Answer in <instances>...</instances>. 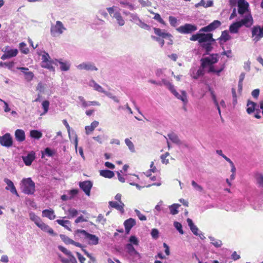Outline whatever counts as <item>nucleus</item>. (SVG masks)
Masks as SVG:
<instances>
[{
	"label": "nucleus",
	"mask_w": 263,
	"mask_h": 263,
	"mask_svg": "<svg viewBox=\"0 0 263 263\" xmlns=\"http://www.w3.org/2000/svg\"><path fill=\"white\" fill-rule=\"evenodd\" d=\"M38 54L42 56V62H45L50 60V57L49 54L45 51H40Z\"/></svg>",
	"instance_id": "nucleus-47"
},
{
	"label": "nucleus",
	"mask_w": 263,
	"mask_h": 263,
	"mask_svg": "<svg viewBox=\"0 0 263 263\" xmlns=\"http://www.w3.org/2000/svg\"><path fill=\"white\" fill-rule=\"evenodd\" d=\"M0 144L3 146L11 147L13 144V141L10 134L7 133L3 136H0Z\"/></svg>",
	"instance_id": "nucleus-10"
},
{
	"label": "nucleus",
	"mask_w": 263,
	"mask_h": 263,
	"mask_svg": "<svg viewBox=\"0 0 263 263\" xmlns=\"http://www.w3.org/2000/svg\"><path fill=\"white\" fill-rule=\"evenodd\" d=\"M155 15H154V19L157 21L158 22H159L160 23H161V24H163V25H165V22L163 20V19L161 17V16L158 13H153Z\"/></svg>",
	"instance_id": "nucleus-60"
},
{
	"label": "nucleus",
	"mask_w": 263,
	"mask_h": 263,
	"mask_svg": "<svg viewBox=\"0 0 263 263\" xmlns=\"http://www.w3.org/2000/svg\"><path fill=\"white\" fill-rule=\"evenodd\" d=\"M107 10L109 13V15L113 18H115L116 21L117 23L120 26H123L125 24V20L122 16L121 13L117 10V7L113 6L111 7L107 8Z\"/></svg>",
	"instance_id": "nucleus-5"
},
{
	"label": "nucleus",
	"mask_w": 263,
	"mask_h": 263,
	"mask_svg": "<svg viewBox=\"0 0 263 263\" xmlns=\"http://www.w3.org/2000/svg\"><path fill=\"white\" fill-rule=\"evenodd\" d=\"M136 224V221L133 218H129L126 220L124 222L125 229L127 233H128L132 228Z\"/></svg>",
	"instance_id": "nucleus-23"
},
{
	"label": "nucleus",
	"mask_w": 263,
	"mask_h": 263,
	"mask_svg": "<svg viewBox=\"0 0 263 263\" xmlns=\"http://www.w3.org/2000/svg\"><path fill=\"white\" fill-rule=\"evenodd\" d=\"M17 69L20 70L24 74L25 79L29 82L31 81L33 77L34 74L32 72L29 71V69L27 67H17Z\"/></svg>",
	"instance_id": "nucleus-18"
},
{
	"label": "nucleus",
	"mask_w": 263,
	"mask_h": 263,
	"mask_svg": "<svg viewBox=\"0 0 263 263\" xmlns=\"http://www.w3.org/2000/svg\"><path fill=\"white\" fill-rule=\"evenodd\" d=\"M125 143L132 152H135V147L133 143L128 138L125 139Z\"/></svg>",
	"instance_id": "nucleus-50"
},
{
	"label": "nucleus",
	"mask_w": 263,
	"mask_h": 263,
	"mask_svg": "<svg viewBox=\"0 0 263 263\" xmlns=\"http://www.w3.org/2000/svg\"><path fill=\"white\" fill-rule=\"evenodd\" d=\"M202 32H199V43L200 46L205 43H207L210 41H214L213 39V35L211 33H202Z\"/></svg>",
	"instance_id": "nucleus-16"
},
{
	"label": "nucleus",
	"mask_w": 263,
	"mask_h": 263,
	"mask_svg": "<svg viewBox=\"0 0 263 263\" xmlns=\"http://www.w3.org/2000/svg\"><path fill=\"white\" fill-rule=\"evenodd\" d=\"M255 178L259 186L263 188V174L260 173H257L255 174Z\"/></svg>",
	"instance_id": "nucleus-38"
},
{
	"label": "nucleus",
	"mask_w": 263,
	"mask_h": 263,
	"mask_svg": "<svg viewBox=\"0 0 263 263\" xmlns=\"http://www.w3.org/2000/svg\"><path fill=\"white\" fill-rule=\"evenodd\" d=\"M240 27H241V24L238 21L235 22L230 25L229 28L230 31L232 33H237Z\"/></svg>",
	"instance_id": "nucleus-29"
},
{
	"label": "nucleus",
	"mask_w": 263,
	"mask_h": 263,
	"mask_svg": "<svg viewBox=\"0 0 263 263\" xmlns=\"http://www.w3.org/2000/svg\"><path fill=\"white\" fill-rule=\"evenodd\" d=\"M77 68L79 70H86L87 71H97L98 68L95 64L91 62H83L77 66Z\"/></svg>",
	"instance_id": "nucleus-13"
},
{
	"label": "nucleus",
	"mask_w": 263,
	"mask_h": 263,
	"mask_svg": "<svg viewBox=\"0 0 263 263\" xmlns=\"http://www.w3.org/2000/svg\"><path fill=\"white\" fill-rule=\"evenodd\" d=\"M78 99L82 107L86 108L90 106V101H86L83 97L79 96L78 97Z\"/></svg>",
	"instance_id": "nucleus-49"
},
{
	"label": "nucleus",
	"mask_w": 263,
	"mask_h": 263,
	"mask_svg": "<svg viewBox=\"0 0 263 263\" xmlns=\"http://www.w3.org/2000/svg\"><path fill=\"white\" fill-rule=\"evenodd\" d=\"M217 54H212L208 57L205 58L201 60V66L203 68H205L209 66V72H215L218 76H219L220 72H221L224 68V65L222 64L220 69L216 70L214 66L212 65L216 63L218 61Z\"/></svg>",
	"instance_id": "nucleus-1"
},
{
	"label": "nucleus",
	"mask_w": 263,
	"mask_h": 263,
	"mask_svg": "<svg viewBox=\"0 0 263 263\" xmlns=\"http://www.w3.org/2000/svg\"><path fill=\"white\" fill-rule=\"evenodd\" d=\"M37 227L40 228L42 230L48 233L50 235H54L53 230L52 228H51L48 225L44 223L43 221L40 222V223L38 224Z\"/></svg>",
	"instance_id": "nucleus-26"
},
{
	"label": "nucleus",
	"mask_w": 263,
	"mask_h": 263,
	"mask_svg": "<svg viewBox=\"0 0 263 263\" xmlns=\"http://www.w3.org/2000/svg\"><path fill=\"white\" fill-rule=\"evenodd\" d=\"M192 185L194 187V190L199 192H202L203 188L200 185L198 184L195 181L193 180L191 182Z\"/></svg>",
	"instance_id": "nucleus-52"
},
{
	"label": "nucleus",
	"mask_w": 263,
	"mask_h": 263,
	"mask_svg": "<svg viewBox=\"0 0 263 263\" xmlns=\"http://www.w3.org/2000/svg\"><path fill=\"white\" fill-rule=\"evenodd\" d=\"M109 205L111 208H115L117 210L120 211L122 213H124V204L121 202V203L117 201H109Z\"/></svg>",
	"instance_id": "nucleus-22"
},
{
	"label": "nucleus",
	"mask_w": 263,
	"mask_h": 263,
	"mask_svg": "<svg viewBox=\"0 0 263 263\" xmlns=\"http://www.w3.org/2000/svg\"><path fill=\"white\" fill-rule=\"evenodd\" d=\"M263 37V28L259 26H254L252 29V37L255 43Z\"/></svg>",
	"instance_id": "nucleus-8"
},
{
	"label": "nucleus",
	"mask_w": 263,
	"mask_h": 263,
	"mask_svg": "<svg viewBox=\"0 0 263 263\" xmlns=\"http://www.w3.org/2000/svg\"><path fill=\"white\" fill-rule=\"evenodd\" d=\"M66 30V27L63 23L60 21L55 22V24H51L50 27V34L52 37H59Z\"/></svg>",
	"instance_id": "nucleus-3"
},
{
	"label": "nucleus",
	"mask_w": 263,
	"mask_h": 263,
	"mask_svg": "<svg viewBox=\"0 0 263 263\" xmlns=\"http://www.w3.org/2000/svg\"><path fill=\"white\" fill-rule=\"evenodd\" d=\"M162 83L165 85L170 91L175 87L174 85L172 83L165 79H162Z\"/></svg>",
	"instance_id": "nucleus-48"
},
{
	"label": "nucleus",
	"mask_w": 263,
	"mask_h": 263,
	"mask_svg": "<svg viewBox=\"0 0 263 263\" xmlns=\"http://www.w3.org/2000/svg\"><path fill=\"white\" fill-rule=\"evenodd\" d=\"M35 158V153L33 151H31L26 156H23L22 159L26 165L29 166L31 164Z\"/></svg>",
	"instance_id": "nucleus-19"
},
{
	"label": "nucleus",
	"mask_w": 263,
	"mask_h": 263,
	"mask_svg": "<svg viewBox=\"0 0 263 263\" xmlns=\"http://www.w3.org/2000/svg\"><path fill=\"white\" fill-rule=\"evenodd\" d=\"M20 49L21 51H22V52H23L25 54H27L29 52V49L26 47V44L24 42L21 43L20 44Z\"/></svg>",
	"instance_id": "nucleus-54"
},
{
	"label": "nucleus",
	"mask_w": 263,
	"mask_h": 263,
	"mask_svg": "<svg viewBox=\"0 0 263 263\" xmlns=\"http://www.w3.org/2000/svg\"><path fill=\"white\" fill-rule=\"evenodd\" d=\"M174 226L180 234H183L184 233V232L182 230V224L180 222L178 221H175L174 222Z\"/></svg>",
	"instance_id": "nucleus-51"
},
{
	"label": "nucleus",
	"mask_w": 263,
	"mask_h": 263,
	"mask_svg": "<svg viewBox=\"0 0 263 263\" xmlns=\"http://www.w3.org/2000/svg\"><path fill=\"white\" fill-rule=\"evenodd\" d=\"M99 125V122L97 121H93L90 125L86 126L85 127L86 130V134L89 135L91 132L93 131L95 128H96Z\"/></svg>",
	"instance_id": "nucleus-30"
},
{
	"label": "nucleus",
	"mask_w": 263,
	"mask_h": 263,
	"mask_svg": "<svg viewBox=\"0 0 263 263\" xmlns=\"http://www.w3.org/2000/svg\"><path fill=\"white\" fill-rule=\"evenodd\" d=\"M104 93L108 98L112 99L115 102L117 103L119 102V99L116 96H114L111 92L105 90V92H104Z\"/></svg>",
	"instance_id": "nucleus-57"
},
{
	"label": "nucleus",
	"mask_w": 263,
	"mask_h": 263,
	"mask_svg": "<svg viewBox=\"0 0 263 263\" xmlns=\"http://www.w3.org/2000/svg\"><path fill=\"white\" fill-rule=\"evenodd\" d=\"M213 42V41H210L207 43L202 44V45H201V46L206 50L207 54H208L209 52L212 50V42Z\"/></svg>",
	"instance_id": "nucleus-45"
},
{
	"label": "nucleus",
	"mask_w": 263,
	"mask_h": 263,
	"mask_svg": "<svg viewBox=\"0 0 263 263\" xmlns=\"http://www.w3.org/2000/svg\"><path fill=\"white\" fill-rule=\"evenodd\" d=\"M209 238L211 241V243L216 248L220 247L222 245V242L220 240L216 239L212 236H209Z\"/></svg>",
	"instance_id": "nucleus-40"
},
{
	"label": "nucleus",
	"mask_w": 263,
	"mask_h": 263,
	"mask_svg": "<svg viewBox=\"0 0 263 263\" xmlns=\"http://www.w3.org/2000/svg\"><path fill=\"white\" fill-rule=\"evenodd\" d=\"M29 215L30 220L33 221L37 226L42 221L41 218L36 215L34 213L30 212Z\"/></svg>",
	"instance_id": "nucleus-34"
},
{
	"label": "nucleus",
	"mask_w": 263,
	"mask_h": 263,
	"mask_svg": "<svg viewBox=\"0 0 263 263\" xmlns=\"http://www.w3.org/2000/svg\"><path fill=\"white\" fill-rule=\"evenodd\" d=\"M79 185L87 195H90V190L92 186V183L90 181L81 182Z\"/></svg>",
	"instance_id": "nucleus-17"
},
{
	"label": "nucleus",
	"mask_w": 263,
	"mask_h": 263,
	"mask_svg": "<svg viewBox=\"0 0 263 263\" xmlns=\"http://www.w3.org/2000/svg\"><path fill=\"white\" fill-rule=\"evenodd\" d=\"M154 30L157 35L161 37L162 39H168L170 41L168 44L172 45L173 44L172 35L170 33L165 32L160 28H154Z\"/></svg>",
	"instance_id": "nucleus-12"
},
{
	"label": "nucleus",
	"mask_w": 263,
	"mask_h": 263,
	"mask_svg": "<svg viewBox=\"0 0 263 263\" xmlns=\"http://www.w3.org/2000/svg\"><path fill=\"white\" fill-rule=\"evenodd\" d=\"M221 25L220 21L215 20L207 26L201 28L199 32H210L217 28H218Z\"/></svg>",
	"instance_id": "nucleus-15"
},
{
	"label": "nucleus",
	"mask_w": 263,
	"mask_h": 263,
	"mask_svg": "<svg viewBox=\"0 0 263 263\" xmlns=\"http://www.w3.org/2000/svg\"><path fill=\"white\" fill-rule=\"evenodd\" d=\"M14 135L16 140L19 142H22L25 140V134L23 129H16Z\"/></svg>",
	"instance_id": "nucleus-24"
},
{
	"label": "nucleus",
	"mask_w": 263,
	"mask_h": 263,
	"mask_svg": "<svg viewBox=\"0 0 263 263\" xmlns=\"http://www.w3.org/2000/svg\"><path fill=\"white\" fill-rule=\"evenodd\" d=\"M168 20L171 26L176 27L177 25V20L176 17L173 16H170Z\"/></svg>",
	"instance_id": "nucleus-59"
},
{
	"label": "nucleus",
	"mask_w": 263,
	"mask_h": 263,
	"mask_svg": "<svg viewBox=\"0 0 263 263\" xmlns=\"http://www.w3.org/2000/svg\"><path fill=\"white\" fill-rule=\"evenodd\" d=\"M186 221L192 233L196 236L199 235V233L200 231L198 229L197 227L194 224L192 220L190 218H187Z\"/></svg>",
	"instance_id": "nucleus-25"
},
{
	"label": "nucleus",
	"mask_w": 263,
	"mask_h": 263,
	"mask_svg": "<svg viewBox=\"0 0 263 263\" xmlns=\"http://www.w3.org/2000/svg\"><path fill=\"white\" fill-rule=\"evenodd\" d=\"M22 192L28 195L33 194L35 191V183L30 178L23 179L22 181Z\"/></svg>",
	"instance_id": "nucleus-4"
},
{
	"label": "nucleus",
	"mask_w": 263,
	"mask_h": 263,
	"mask_svg": "<svg viewBox=\"0 0 263 263\" xmlns=\"http://www.w3.org/2000/svg\"><path fill=\"white\" fill-rule=\"evenodd\" d=\"M167 137L170 140L172 141V142L178 145H180L181 144V141L176 134L174 133H170L167 134Z\"/></svg>",
	"instance_id": "nucleus-31"
},
{
	"label": "nucleus",
	"mask_w": 263,
	"mask_h": 263,
	"mask_svg": "<svg viewBox=\"0 0 263 263\" xmlns=\"http://www.w3.org/2000/svg\"><path fill=\"white\" fill-rule=\"evenodd\" d=\"M197 27L191 24H185L176 29L177 31L182 34H189L197 30Z\"/></svg>",
	"instance_id": "nucleus-7"
},
{
	"label": "nucleus",
	"mask_w": 263,
	"mask_h": 263,
	"mask_svg": "<svg viewBox=\"0 0 263 263\" xmlns=\"http://www.w3.org/2000/svg\"><path fill=\"white\" fill-rule=\"evenodd\" d=\"M126 249H127L128 253H129L130 255L138 254V252L136 251L133 245L131 243H127L126 246Z\"/></svg>",
	"instance_id": "nucleus-46"
},
{
	"label": "nucleus",
	"mask_w": 263,
	"mask_h": 263,
	"mask_svg": "<svg viewBox=\"0 0 263 263\" xmlns=\"http://www.w3.org/2000/svg\"><path fill=\"white\" fill-rule=\"evenodd\" d=\"M231 39V36L229 35V32L227 31H223L222 32L221 35L220 37V40L223 42H226L228 40Z\"/></svg>",
	"instance_id": "nucleus-44"
},
{
	"label": "nucleus",
	"mask_w": 263,
	"mask_h": 263,
	"mask_svg": "<svg viewBox=\"0 0 263 263\" xmlns=\"http://www.w3.org/2000/svg\"><path fill=\"white\" fill-rule=\"evenodd\" d=\"M5 52L10 58L15 57L18 53V50L16 49H8L7 48L5 50Z\"/></svg>",
	"instance_id": "nucleus-39"
},
{
	"label": "nucleus",
	"mask_w": 263,
	"mask_h": 263,
	"mask_svg": "<svg viewBox=\"0 0 263 263\" xmlns=\"http://www.w3.org/2000/svg\"><path fill=\"white\" fill-rule=\"evenodd\" d=\"M61 239L63 240V241L66 243V244H72L73 242V240L68 237L64 235H61L60 236Z\"/></svg>",
	"instance_id": "nucleus-55"
},
{
	"label": "nucleus",
	"mask_w": 263,
	"mask_h": 263,
	"mask_svg": "<svg viewBox=\"0 0 263 263\" xmlns=\"http://www.w3.org/2000/svg\"><path fill=\"white\" fill-rule=\"evenodd\" d=\"M53 63V61L51 60L48 61L42 62L41 66L50 70H54V68L52 66Z\"/></svg>",
	"instance_id": "nucleus-36"
},
{
	"label": "nucleus",
	"mask_w": 263,
	"mask_h": 263,
	"mask_svg": "<svg viewBox=\"0 0 263 263\" xmlns=\"http://www.w3.org/2000/svg\"><path fill=\"white\" fill-rule=\"evenodd\" d=\"M58 249L62 251L63 253H64L65 255H67L68 257L71 255L72 253L70 251H68L67 249H66L64 247H62L61 246H58Z\"/></svg>",
	"instance_id": "nucleus-63"
},
{
	"label": "nucleus",
	"mask_w": 263,
	"mask_h": 263,
	"mask_svg": "<svg viewBox=\"0 0 263 263\" xmlns=\"http://www.w3.org/2000/svg\"><path fill=\"white\" fill-rule=\"evenodd\" d=\"M50 103L48 101L45 100L43 101L42 103V107L44 109V112L41 114V116H43L47 113L49 110Z\"/></svg>",
	"instance_id": "nucleus-42"
},
{
	"label": "nucleus",
	"mask_w": 263,
	"mask_h": 263,
	"mask_svg": "<svg viewBox=\"0 0 263 263\" xmlns=\"http://www.w3.org/2000/svg\"><path fill=\"white\" fill-rule=\"evenodd\" d=\"M68 213L69 215V216H68L69 218H70V217H76L78 214V211L74 208L69 209L68 210Z\"/></svg>",
	"instance_id": "nucleus-53"
},
{
	"label": "nucleus",
	"mask_w": 263,
	"mask_h": 263,
	"mask_svg": "<svg viewBox=\"0 0 263 263\" xmlns=\"http://www.w3.org/2000/svg\"><path fill=\"white\" fill-rule=\"evenodd\" d=\"M89 85L90 87H93L95 90L98 92L103 93L105 92V90L102 87V86L97 84L94 80H91L89 82Z\"/></svg>",
	"instance_id": "nucleus-28"
},
{
	"label": "nucleus",
	"mask_w": 263,
	"mask_h": 263,
	"mask_svg": "<svg viewBox=\"0 0 263 263\" xmlns=\"http://www.w3.org/2000/svg\"><path fill=\"white\" fill-rule=\"evenodd\" d=\"M135 212L140 220L145 221L146 220V216L143 215L138 210H135Z\"/></svg>",
	"instance_id": "nucleus-58"
},
{
	"label": "nucleus",
	"mask_w": 263,
	"mask_h": 263,
	"mask_svg": "<svg viewBox=\"0 0 263 263\" xmlns=\"http://www.w3.org/2000/svg\"><path fill=\"white\" fill-rule=\"evenodd\" d=\"M138 26H139L140 28L146 30H149L151 29V27L148 25L143 22L142 21H141L139 23H138Z\"/></svg>",
	"instance_id": "nucleus-61"
},
{
	"label": "nucleus",
	"mask_w": 263,
	"mask_h": 263,
	"mask_svg": "<svg viewBox=\"0 0 263 263\" xmlns=\"http://www.w3.org/2000/svg\"><path fill=\"white\" fill-rule=\"evenodd\" d=\"M54 154V152L50 148L47 147L45 149L44 152L42 153V158L44 157V155H46L48 157H52Z\"/></svg>",
	"instance_id": "nucleus-56"
},
{
	"label": "nucleus",
	"mask_w": 263,
	"mask_h": 263,
	"mask_svg": "<svg viewBox=\"0 0 263 263\" xmlns=\"http://www.w3.org/2000/svg\"><path fill=\"white\" fill-rule=\"evenodd\" d=\"M42 216L47 217L50 220H53L55 218L54 211L51 209L43 210L42 212Z\"/></svg>",
	"instance_id": "nucleus-27"
},
{
	"label": "nucleus",
	"mask_w": 263,
	"mask_h": 263,
	"mask_svg": "<svg viewBox=\"0 0 263 263\" xmlns=\"http://www.w3.org/2000/svg\"><path fill=\"white\" fill-rule=\"evenodd\" d=\"M56 222L60 225L67 229V230H70V229L69 228V226L70 225V221L69 220L58 219L56 220Z\"/></svg>",
	"instance_id": "nucleus-41"
},
{
	"label": "nucleus",
	"mask_w": 263,
	"mask_h": 263,
	"mask_svg": "<svg viewBox=\"0 0 263 263\" xmlns=\"http://www.w3.org/2000/svg\"><path fill=\"white\" fill-rule=\"evenodd\" d=\"M100 175L105 178H111L114 176V173L109 170H101L100 171Z\"/></svg>",
	"instance_id": "nucleus-33"
},
{
	"label": "nucleus",
	"mask_w": 263,
	"mask_h": 263,
	"mask_svg": "<svg viewBox=\"0 0 263 263\" xmlns=\"http://www.w3.org/2000/svg\"><path fill=\"white\" fill-rule=\"evenodd\" d=\"M76 237L86 239L90 245H97L99 243V238L93 234L87 232L84 230L78 229L74 232Z\"/></svg>",
	"instance_id": "nucleus-2"
},
{
	"label": "nucleus",
	"mask_w": 263,
	"mask_h": 263,
	"mask_svg": "<svg viewBox=\"0 0 263 263\" xmlns=\"http://www.w3.org/2000/svg\"><path fill=\"white\" fill-rule=\"evenodd\" d=\"M247 112L251 115L253 112H255L254 114V117L256 119H260L261 116L260 115V109L259 108V104H257V103L248 100L247 104Z\"/></svg>",
	"instance_id": "nucleus-6"
},
{
	"label": "nucleus",
	"mask_w": 263,
	"mask_h": 263,
	"mask_svg": "<svg viewBox=\"0 0 263 263\" xmlns=\"http://www.w3.org/2000/svg\"><path fill=\"white\" fill-rule=\"evenodd\" d=\"M179 206H180V205L176 203L170 205L168 208L170 209L171 214L172 215L177 214L179 212L178 209Z\"/></svg>",
	"instance_id": "nucleus-37"
},
{
	"label": "nucleus",
	"mask_w": 263,
	"mask_h": 263,
	"mask_svg": "<svg viewBox=\"0 0 263 263\" xmlns=\"http://www.w3.org/2000/svg\"><path fill=\"white\" fill-rule=\"evenodd\" d=\"M173 95L178 99L180 100L183 103L184 105L187 104L188 100L187 98L186 92L184 90L181 91V95L179 94L175 89L174 87L173 89L170 91Z\"/></svg>",
	"instance_id": "nucleus-14"
},
{
	"label": "nucleus",
	"mask_w": 263,
	"mask_h": 263,
	"mask_svg": "<svg viewBox=\"0 0 263 263\" xmlns=\"http://www.w3.org/2000/svg\"><path fill=\"white\" fill-rule=\"evenodd\" d=\"M130 21L136 24V25H138V23L141 21L137 14L136 13H132V14H130Z\"/></svg>",
	"instance_id": "nucleus-43"
},
{
	"label": "nucleus",
	"mask_w": 263,
	"mask_h": 263,
	"mask_svg": "<svg viewBox=\"0 0 263 263\" xmlns=\"http://www.w3.org/2000/svg\"><path fill=\"white\" fill-rule=\"evenodd\" d=\"M204 68H199L197 71L195 68H192L190 70L191 76L194 79H197L200 76L204 74Z\"/></svg>",
	"instance_id": "nucleus-20"
},
{
	"label": "nucleus",
	"mask_w": 263,
	"mask_h": 263,
	"mask_svg": "<svg viewBox=\"0 0 263 263\" xmlns=\"http://www.w3.org/2000/svg\"><path fill=\"white\" fill-rule=\"evenodd\" d=\"M129 242L132 245L133 244L134 245L137 246L139 243V241L138 239L135 236H131L129 238Z\"/></svg>",
	"instance_id": "nucleus-64"
},
{
	"label": "nucleus",
	"mask_w": 263,
	"mask_h": 263,
	"mask_svg": "<svg viewBox=\"0 0 263 263\" xmlns=\"http://www.w3.org/2000/svg\"><path fill=\"white\" fill-rule=\"evenodd\" d=\"M42 133L41 132L37 130H31L30 132V136L34 139H39L42 137Z\"/></svg>",
	"instance_id": "nucleus-35"
},
{
	"label": "nucleus",
	"mask_w": 263,
	"mask_h": 263,
	"mask_svg": "<svg viewBox=\"0 0 263 263\" xmlns=\"http://www.w3.org/2000/svg\"><path fill=\"white\" fill-rule=\"evenodd\" d=\"M238 13L242 15L247 13H250L248 10L249 4L245 0H238Z\"/></svg>",
	"instance_id": "nucleus-11"
},
{
	"label": "nucleus",
	"mask_w": 263,
	"mask_h": 263,
	"mask_svg": "<svg viewBox=\"0 0 263 263\" xmlns=\"http://www.w3.org/2000/svg\"><path fill=\"white\" fill-rule=\"evenodd\" d=\"M57 62H58L60 65V69L62 71H67L69 69L70 64L68 62H62L61 60H55Z\"/></svg>",
	"instance_id": "nucleus-32"
},
{
	"label": "nucleus",
	"mask_w": 263,
	"mask_h": 263,
	"mask_svg": "<svg viewBox=\"0 0 263 263\" xmlns=\"http://www.w3.org/2000/svg\"><path fill=\"white\" fill-rule=\"evenodd\" d=\"M4 181L7 184V186L6 187V190H10L12 194L18 196L17 191L12 181L8 178H5Z\"/></svg>",
	"instance_id": "nucleus-21"
},
{
	"label": "nucleus",
	"mask_w": 263,
	"mask_h": 263,
	"mask_svg": "<svg viewBox=\"0 0 263 263\" xmlns=\"http://www.w3.org/2000/svg\"><path fill=\"white\" fill-rule=\"evenodd\" d=\"M241 16L242 18L238 22L240 23L241 27L244 26L249 28L253 25V19L250 13H247Z\"/></svg>",
	"instance_id": "nucleus-9"
},
{
	"label": "nucleus",
	"mask_w": 263,
	"mask_h": 263,
	"mask_svg": "<svg viewBox=\"0 0 263 263\" xmlns=\"http://www.w3.org/2000/svg\"><path fill=\"white\" fill-rule=\"evenodd\" d=\"M151 38L153 40L158 42L160 45L161 47H162L164 45V41L163 39H161L160 37H157L154 35H152Z\"/></svg>",
	"instance_id": "nucleus-62"
}]
</instances>
